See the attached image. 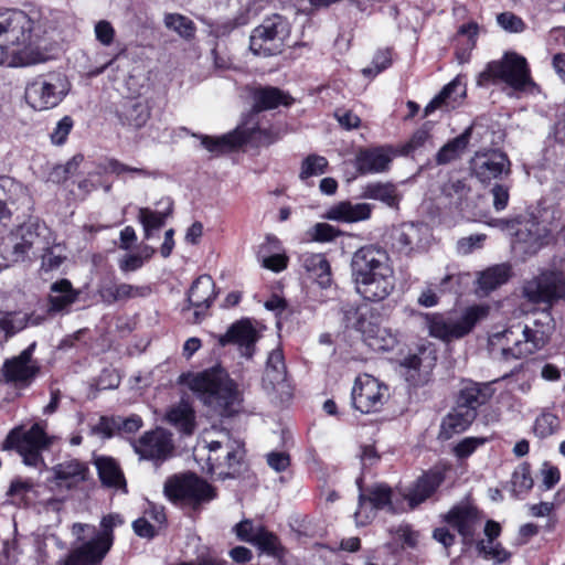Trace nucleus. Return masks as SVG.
Here are the masks:
<instances>
[{"mask_svg":"<svg viewBox=\"0 0 565 565\" xmlns=\"http://www.w3.org/2000/svg\"><path fill=\"white\" fill-rule=\"evenodd\" d=\"M29 66L50 58L40 24L20 10L0 12V65Z\"/></svg>","mask_w":565,"mask_h":565,"instance_id":"obj_1","label":"nucleus"},{"mask_svg":"<svg viewBox=\"0 0 565 565\" xmlns=\"http://www.w3.org/2000/svg\"><path fill=\"white\" fill-rule=\"evenodd\" d=\"M351 275L356 292L367 301H382L395 288L390 255L376 245H366L354 252Z\"/></svg>","mask_w":565,"mask_h":565,"instance_id":"obj_2","label":"nucleus"},{"mask_svg":"<svg viewBox=\"0 0 565 565\" xmlns=\"http://www.w3.org/2000/svg\"><path fill=\"white\" fill-rule=\"evenodd\" d=\"M188 384L202 403L221 417H230L241 407L242 396L237 384L221 366L191 375Z\"/></svg>","mask_w":565,"mask_h":565,"instance_id":"obj_3","label":"nucleus"},{"mask_svg":"<svg viewBox=\"0 0 565 565\" xmlns=\"http://www.w3.org/2000/svg\"><path fill=\"white\" fill-rule=\"evenodd\" d=\"M543 331L516 323L489 337L488 347L493 359L509 361L526 358L545 345Z\"/></svg>","mask_w":565,"mask_h":565,"instance_id":"obj_4","label":"nucleus"},{"mask_svg":"<svg viewBox=\"0 0 565 565\" xmlns=\"http://www.w3.org/2000/svg\"><path fill=\"white\" fill-rule=\"evenodd\" d=\"M489 313L487 306H472L461 313H427L425 316L429 334L436 339L450 342L461 339L472 331L475 326Z\"/></svg>","mask_w":565,"mask_h":565,"instance_id":"obj_5","label":"nucleus"},{"mask_svg":"<svg viewBox=\"0 0 565 565\" xmlns=\"http://www.w3.org/2000/svg\"><path fill=\"white\" fill-rule=\"evenodd\" d=\"M204 441L209 451V472L218 479L234 478L244 454L242 443L226 429L218 430L216 438H205Z\"/></svg>","mask_w":565,"mask_h":565,"instance_id":"obj_6","label":"nucleus"},{"mask_svg":"<svg viewBox=\"0 0 565 565\" xmlns=\"http://www.w3.org/2000/svg\"><path fill=\"white\" fill-rule=\"evenodd\" d=\"M499 82L515 90H523L533 85L525 57L516 53H505L501 60L489 62L477 78L479 86Z\"/></svg>","mask_w":565,"mask_h":565,"instance_id":"obj_7","label":"nucleus"},{"mask_svg":"<svg viewBox=\"0 0 565 565\" xmlns=\"http://www.w3.org/2000/svg\"><path fill=\"white\" fill-rule=\"evenodd\" d=\"M45 235H49L45 223L29 221L0 238V256L8 264L23 262L29 252L34 250L35 244L43 242Z\"/></svg>","mask_w":565,"mask_h":565,"instance_id":"obj_8","label":"nucleus"},{"mask_svg":"<svg viewBox=\"0 0 565 565\" xmlns=\"http://www.w3.org/2000/svg\"><path fill=\"white\" fill-rule=\"evenodd\" d=\"M164 494L174 503L194 510L216 497L215 489L193 473L173 476L164 483Z\"/></svg>","mask_w":565,"mask_h":565,"instance_id":"obj_9","label":"nucleus"},{"mask_svg":"<svg viewBox=\"0 0 565 565\" xmlns=\"http://www.w3.org/2000/svg\"><path fill=\"white\" fill-rule=\"evenodd\" d=\"M70 83L58 72L42 74L28 83L24 92L26 103L35 110H46L57 106L66 96Z\"/></svg>","mask_w":565,"mask_h":565,"instance_id":"obj_10","label":"nucleus"},{"mask_svg":"<svg viewBox=\"0 0 565 565\" xmlns=\"http://www.w3.org/2000/svg\"><path fill=\"white\" fill-rule=\"evenodd\" d=\"M118 515H107L102 520V531L89 541L83 543L73 550L68 556L62 561L63 565H95L99 563L113 544L111 531L114 526L120 524Z\"/></svg>","mask_w":565,"mask_h":565,"instance_id":"obj_11","label":"nucleus"},{"mask_svg":"<svg viewBox=\"0 0 565 565\" xmlns=\"http://www.w3.org/2000/svg\"><path fill=\"white\" fill-rule=\"evenodd\" d=\"M289 35L287 21L278 14L269 17L250 34L249 49L255 55L271 56L281 52Z\"/></svg>","mask_w":565,"mask_h":565,"instance_id":"obj_12","label":"nucleus"},{"mask_svg":"<svg viewBox=\"0 0 565 565\" xmlns=\"http://www.w3.org/2000/svg\"><path fill=\"white\" fill-rule=\"evenodd\" d=\"M46 445L45 433L35 424L24 433L20 428L11 430L3 443V448L17 449L26 466L36 467L42 460L41 450Z\"/></svg>","mask_w":565,"mask_h":565,"instance_id":"obj_13","label":"nucleus"},{"mask_svg":"<svg viewBox=\"0 0 565 565\" xmlns=\"http://www.w3.org/2000/svg\"><path fill=\"white\" fill-rule=\"evenodd\" d=\"M351 396L353 407L363 414H369L382 408L388 398V388L377 379L364 374L355 380Z\"/></svg>","mask_w":565,"mask_h":565,"instance_id":"obj_14","label":"nucleus"},{"mask_svg":"<svg viewBox=\"0 0 565 565\" xmlns=\"http://www.w3.org/2000/svg\"><path fill=\"white\" fill-rule=\"evenodd\" d=\"M524 296L534 303H551L565 295V276L559 271H544L529 280Z\"/></svg>","mask_w":565,"mask_h":565,"instance_id":"obj_15","label":"nucleus"},{"mask_svg":"<svg viewBox=\"0 0 565 565\" xmlns=\"http://www.w3.org/2000/svg\"><path fill=\"white\" fill-rule=\"evenodd\" d=\"M510 167L511 162L508 156L495 149L478 151L470 160L472 174L484 184L502 175H509L511 172Z\"/></svg>","mask_w":565,"mask_h":565,"instance_id":"obj_16","label":"nucleus"},{"mask_svg":"<svg viewBox=\"0 0 565 565\" xmlns=\"http://www.w3.org/2000/svg\"><path fill=\"white\" fill-rule=\"evenodd\" d=\"M36 343H31L19 355L8 359L2 367L7 382L28 386L39 374L40 364L32 358Z\"/></svg>","mask_w":565,"mask_h":565,"instance_id":"obj_17","label":"nucleus"},{"mask_svg":"<svg viewBox=\"0 0 565 565\" xmlns=\"http://www.w3.org/2000/svg\"><path fill=\"white\" fill-rule=\"evenodd\" d=\"M131 446L140 459L145 460H164L173 451L171 434L162 428L145 433Z\"/></svg>","mask_w":565,"mask_h":565,"instance_id":"obj_18","label":"nucleus"},{"mask_svg":"<svg viewBox=\"0 0 565 565\" xmlns=\"http://www.w3.org/2000/svg\"><path fill=\"white\" fill-rule=\"evenodd\" d=\"M393 246L405 255L420 253L429 242V231L424 224L404 223L393 231Z\"/></svg>","mask_w":565,"mask_h":565,"instance_id":"obj_19","label":"nucleus"},{"mask_svg":"<svg viewBox=\"0 0 565 565\" xmlns=\"http://www.w3.org/2000/svg\"><path fill=\"white\" fill-rule=\"evenodd\" d=\"M259 339L258 331L247 319L233 323L227 332L220 338V343L226 345L235 343L238 345L241 354L250 359L255 353V344Z\"/></svg>","mask_w":565,"mask_h":565,"instance_id":"obj_20","label":"nucleus"},{"mask_svg":"<svg viewBox=\"0 0 565 565\" xmlns=\"http://www.w3.org/2000/svg\"><path fill=\"white\" fill-rule=\"evenodd\" d=\"M446 519L462 536L465 545L473 544L475 535L481 525V519L475 508L456 507L448 512Z\"/></svg>","mask_w":565,"mask_h":565,"instance_id":"obj_21","label":"nucleus"},{"mask_svg":"<svg viewBox=\"0 0 565 565\" xmlns=\"http://www.w3.org/2000/svg\"><path fill=\"white\" fill-rule=\"evenodd\" d=\"M52 472L51 482L56 488L71 490L87 480L89 469L86 463L77 459H70L54 466Z\"/></svg>","mask_w":565,"mask_h":565,"instance_id":"obj_22","label":"nucleus"},{"mask_svg":"<svg viewBox=\"0 0 565 565\" xmlns=\"http://www.w3.org/2000/svg\"><path fill=\"white\" fill-rule=\"evenodd\" d=\"M250 98L253 100L252 113L249 120L254 119V116L264 110L275 109L279 106H290L294 102L292 97L273 86H257L250 89Z\"/></svg>","mask_w":565,"mask_h":565,"instance_id":"obj_23","label":"nucleus"},{"mask_svg":"<svg viewBox=\"0 0 565 565\" xmlns=\"http://www.w3.org/2000/svg\"><path fill=\"white\" fill-rule=\"evenodd\" d=\"M150 291L148 286L108 281L100 284L97 292L104 303L113 305L135 298H145L150 295Z\"/></svg>","mask_w":565,"mask_h":565,"instance_id":"obj_24","label":"nucleus"},{"mask_svg":"<svg viewBox=\"0 0 565 565\" xmlns=\"http://www.w3.org/2000/svg\"><path fill=\"white\" fill-rule=\"evenodd\" d=\"M42 243L35 244L34 252H40L41 271L51 273L57 270L67 259L66 248L57 243L54 234L49 228V235L42 239Z\"/></svg>","mask_w":565,"mask_h":565,"instance_id":"obj_25","label":"nucleus"},{"mask_svg":"<svg viewBox=\"0 0 565 565\" xmlns=\"http://www.w3.org/2000/svg\"><path fill=\"white\" fill-rule=\"evenodd\" d=\"M255 131L256 126L249 127L248 122H246L243 127L236 129L235 131L218 138L203 136L201 138V143L207 151L212 153H222L245 143L252 138Z\"/></svg>","mask_w":565,"mask_h":565,"instance_id":"obj_26","label":"nucleus"},{"mask_svg":"<svg viewBox=\"0 0 565 565\" xmlns=\"http://www.w3.org/2000/svg\"><path fill=\"white\" fill-rule=\"evenodd\" d=\"M94 465L103 487L127 493L126 478L114 458L97 456L94 458Z\"/></svg>","mask_w":565,"mask_h":565,"instance_id":"obj_27","label":"nucleus"},{"mask_svg":"<svg viewBox=\"0 0 565 565\" xmlns=\"http://www.w3.org/2000/svg\"><path fill=\"white\" fill-rule=\"evenodd\" d=\"M465 97L466 86L457 77L447 84L441 92L427 104L424 114L428 116L436 109H455L462 103Z\"/></svg>","mask_w":565,"mask_h":565,"instance_id":"obj_28","label":"nucleus"},{"mask_svg":"<svg viewBox=\"0 0 565 565\" xmlns=\"http://www.w3.org/2000/svg\"><path fill=\"white\" fill-rule=\"evenodd\" d=\"M392 152L384 147L362 149L358 152L355 162L361 173H380L388 169Z\"/></svg>","mask_w":565,"mask_h":565,"instance_id":"obj_29","label":"nucleus"},{"mask_svg":"<svg viewBox=\"0 0 565 565\" xmlns=\"http://www.w3.org/2000/svg\"><path fill=\"white\" fill-rule=\"evenodd\" d=\"M216 297L215 285L211 276H200L191 286L188 300L195 308V317L204 312Z\"/></svg>","mask_w":565,"mask_h":565,"instance_id":"obj_30","label":"nucleus"},{"mask_svg":"<svg viewBox=\"0 0 565 565\" xmlns=\"http://www.w3.org/2000/svg\"><path fill=\"white\" fill-rule=\"evenodd\" d=\"M372 206L367 203L339 202L328 209L324 217L331 221L353 223L367 220L371 216Z\"/></svg>","mask_w":565,"mask_h":565,"instance_id":"obj_31","label":"nucleus"},{"mask_svg":"<svg viewBox=\"0 0 565 565\" xmlns=\"http://www.w3.org/2000/svg\"><path fill=\"white\" fill-rule=\"evenodd\" d=\"M49 312H65L77 301L79 291L74 289L68 279H60L51 285Z\"/></svg>","mask_w":565,"mask_h":565,"instance_id":"obj_32","label":"nucleus"},{"mask_svg":"<svg viewBox=\"0 0 565 565\" xmlns=\"http://www.w3.org/2000/svg\"><path fill=\"white\" fill-rule=\"evenodd\" d=\"M494 394L492 383H468L459 393L457 404L466 409L473 408L477 413L478 407L490 401Z\"/></svg>","mask_w":565,"mask_h":565,"instance_id":"obj_33","label":"nucleus"},{"mask_svg":"<svg viewBox=\"0 0 565 565\" xmlns=\"http://www.w3.org/2000/svg\"><path fill=\"white\" fill-rule=\"evenodd\" d=\"M444 477L440 472L434 471L419 478L404 500H407L409 509L416 508L418 504L429 498L436 489L441 484Z\"/></svg>","mask_w":565,"mask_h":565,"instance_id":"obj_34","label":"nucleus"},{"mask_svg":"<svg viewBox=\"0 0 565 565\" xmlns=\"http://www.w3.org/2000/svg\"><path fill=\"white\" fill-rule=\"evenodd\" d=\"M344 323L347 328L360 332L364 341H366L373 332H377L379 326L371 320L370 309L366 306L348 307L344 311Z\"/></svg>","mask_w":565,"mask_h":565,"instance_id":"obj_35","label":"nucleus"},{"mask_svg":"<svg viewBox=\"0 0 565 565\" xmlns=\"http://www.w3.org/2000/svg\"><path fill=\"white\" fill-rule=\"evenodd\" d=\"M301 263L306 271L320 287L327 288L331 285L330 264L322 254H303Z\"/></svg>","mask_w":565,"mask_h":565,"instance_id":"obj_36","label":"nucleus"},{"mask_svg":"<svg viewBox=\"0 0 565 565\" xmlns=\"http://www.w3.org/2000/svg\"><path fill=\"white\" fill-rule=\"evenodd\" d=\"M117 113L121 124L132 128L142 127L149 119L147 105L139 100H125Z\"/></svg>","mask_w":565,"mask_h":565,"instance_id":"obj_37","label":"nucleus"},{"mask_svg":"<svg viewBox=\"0 0 565 565\" xmlns=\"http://www.w3.org/2000/svg\"><path fill=\"white\" fill-rule=\"evenodd\" d=\"M287 376L285 359L281 349H274L267 358L263 382L275 390L277 385L284 384Z\"/></svg>","mask_w":565,"mask_h":565,"instance_id":"obj_38","label":"nucleus"},{"mask_svg":"<svg viewBox=\"0 0 565 565\" xmlns=\"http://www.w3.org/2000/svg\"><path fill=\"white\" fill-rule=\"evenodd\" d=\"M362 198L381 201L390 207H397L401 201V194L396 185L390 182H372L366 184L363 188Z\"/></svg>","mask_w":565,"mask_h":565,"instance_id":"obj_39","label":"nucleus"},{"mask_svg":"<svg viewBox=\"0 0 565 565\" xmlns=\"http://www.w3.org/2000/svg\"><path fill=\"white\" fill-rule=\"evenodd\" d=\"M477 413L473 408L466 409L463 406L456 405L454 411L443 420V430L450 437L466 430L476 419Z\"/></svg>","mask_w":565,"mask_h":565,"instance_id":"obj_40","label":"nucleus"},{"mask_svg":"<svg viewBox=\"0 0 565 565\" xmlns=\"http://www.w3.org/2000/svg\"><path fill=\"white\" fill-rule=\"evenodd\" d=\"M510 266L499 264L481 271L478 278L479 289L483 295H488L499 286L505 284L510 278Z\"/></svg>","mask_w":565,"mask_h":565,"instance_id":"obj_41","label":"nucleus"},{"mask_svg":"<svg viewBox=\"0 0 565 565\" xmlns=\"http://www.w3.org/2000/svg\"><path fill=\"white\" fill-rule=\"evenodd\" d=\"M470 191L465 179L450 177L441 186V196L449 206L461 207Z\"/></svg>","mask_w":565,"mask_h":565,"instance_id":"obj_42","label":"nucleus"},{"mask_svg":"<svg viewBox=\"0 0 565 565\" xmlns=\"http://www.w3.org/2000/svg\"><path fill=\"white\" fill-rule=\"evenodd\" d=\"M471 131L472 127L470 126L462 134L444 145L436 154V162L447 164L458 159L469 143Z\"/></svg>","mask_w":565,"mask_h":565,"instance_id":"obj_43","label":"nucleus"},{"mask_svg":"<svg viewBox=\"0 0 565 565\" xmlns=\"http://www.w3.org/2000/svg\"><path fill=\"white\" fill-rule=\"evenodd\" d=\"M547 235L546 227L535 218L523 222L515 233L516 241L527 244L531 248L540 247Z\"/></svg>","mask_w":565,"mask_h":565,"instance_id":"obj_44","label":"nucleus"},{"mask_svg":"<svg viewBox=\"0 0 565 565\" xmlns=\"http://www.w3.org/2000/svg\"><path fill=\"white\" fill-rule=\"evenodd\" d=\"M366 501L377 510L386 509L393 513L403 512L405 510L403 504L399 505L397 501L394 500V494L386 484H376L370 488Z\"/></svg>","mask_w":565,"mask_h":565,"instance_id":"obj_45","label":"nucleus"},{"mask_svg":"<svg viewBox=\"0 0 565 565\" xmlns=\"http://www.w3.org/2000/svg\"><path fill=\"white\" fill-rule=\"evenodd\" d=\"M24 191L21 183L10 177H0V221L9 218L11 211L8 203H13Z\"/></svg>","mask_w":565,"mask_h":565,"instance_id":"obj_46","label":"nucleus"},{"mask_svg":"<svg viewBox=\"0 0 565 565\" xmlns=\"http://www.w3.org/2000/svg\"><path fill=\"white\" fill-rule=\"evenodd\" d=\"M29 316L23 312H0V343L23 330Z\"/></svg>","mask_w":565,"mask_h":565,"instance_id":"obj_47","label":"nucleus"},{"mask_svg":"<svg viewBox=\"0 0 565 565\" xmlns=\"http://www.w3.org/2000/svg\"><path fill=\"white\" fill-rule=\"evenodd\" d=\"M171 203H169V206L164 212L152 211L148 207L139 209L138 218L143 226L145 237L147 239L151 238L154 231L160 230L164 225L166 218L171 214Z\"/></svg>","mask_w":565,"mask_h":565,"instance_id":"obj_48","label":"nucleus"},{"mask_svg":"<svg viewBox=\"0 0 565 565\" xmlns=\"http://www.w3.org/2000/svg\"><path fill=\"white\" fill-rule=\"evenodd\" d=\"M167 419L180 431L186 435L192 434L194 428V413L188 404L180 403L178 406L172 407L167 414Z\"/></svg>","mask_w":565,"mask_h":565,"instance_id":"obj_49","label":"nucleus"},{"mask_svg":"<svg viewBox=\"0 0 565 565\" xmlns=\"http://www.w3.org/2000/svg\"><path fill=\"white\" fill-rule=\"evenodd\" d=\"M533 483L530 467L526 463L518 466L511 478V492L513 497L521 498L532 489Z\"/></svg>","mask_w":565,"mask_h":565,"instance_id":"obj_50","label":"nucleus"},{"mask_svg":"<svg viewBox=\"0 0 565 565\" xmlns=\"http://www.w3.org/2000/svg\"><path fill=\"white\" fill-rule=\"evenodd\" d=\"M103 169L106 173L116 174L117 177H124L125 174H128L131 178H150L153 175V173L146 168L131 167L114 158L107 159Z\"/></svg>","mask_w":565,"mask_h":565,"instance_id":"obj_51","label":"nucleus"},{"mask_svg":"<svg viewBox=\"0 0 565 565\" xmlns=\"http://www.w3.org/2000/svg\"><path fill=\"white\" fill-rule=\"evenodd\" d=\"M164 24L168 29L175 31L184 39H191L194 35V23L186 17L178 13H169L164 17Z\"/></svg>","mask_w":565,"mask_h":565,"instance_id":"obj_52","label":"nucleus"},{"mask_svg":"<svg viewBox=\"0 0 565 565\" xmlns=\"http://www.w3.org/2000/svg\"><path fill=\"white\" fill-rule=\"evenodd\" d=\"M253 545L257 546L262 552L273 556H278L280 552L278 537L265 527L258 531V535L256 536Z\"/></svg>","mask_w":565,"mask_h":565,"instance_id":"obj_53","label":"nucleus"},{"mask_svg":"<svg viewBox=\"0 0 565 565\" xmlns=\"http://www.w3.org/2000/svg\"><path fill=\"white\" fill-rule=\"evenodd\" d=\"M327 166L328 161L324 157L317 154L308 156L301 164L299 177L301 180H306L313 175L323 174Z\"/></svg>","mask_w":565,"mask_h":565,"instance_id":"obj_54","label":"nucleus"},{"mask_svg":"<svg viewBox=\"0 0 565 565\" xmlns=\"http://www.w3.org/2000/svg\"><path fill=\"white\" fill-rule=\"evenodd\" d=\"M365 342L375 351H390L394 348L396 339L388 332V330L377 326V332H373Z\"/></svg>","mask_w":565,"mask_h":565,"instance_id":"obj_55","label":"nucleus"},{"mask_svg":"<svg viewBox=\"0 0 565 565\" xmlns=\"http://www.w3.org/2000/svg\"><path fill=\"white\" fill-rule=\"evenodd\" d=\"M559 427V419L552 413H543L540 415L534 424L535 434L541 437L553 435Z\"/></svg>","mask_w":565,"mask_h":565,"instance_id":"obj_56","label":"nucleus"},{"mask_svg":"<svg viewBox=\"0 0 565 565\" xmlns=\"http://www.w3.org/2000/svg\"><path fill=\"white\" fill-rule=\"evenodd\" d=\"M476 547L479 554L483 555L484 558L494 559L498 564L503 563L510 556V554L500 544L492 545L486 543L483 540L478 541Z\"/></svg>","mask_w":565,"mask_h":565,"instance_id":"obj_57","label":"nucleus"},{"mask_svg":"<svg viewBox=\"0 0 565 565\" xmlns=\"http://www.w3.org/2000/svg\"><path fill=\"white\" fill-rule=\"evenodd\" d=\"M390 533L394 535L396 543L403 547H415L417 544V533L414 532L408 524H401L390 529Z\"/></svg>","mask_w":565,"mask_h":565,"instance_id":"obj_58","label":"nucleus"},{"mask_svg":"<svg viewBox=\"0 0 565 565\" xmlns=\"http://www.w3.org/2000/svg\"><path fill=\"white\" fill-rule=\"evenodd\" d=\"M486 441L487 439L483 437H466L455 446L454 452L459 459L467 458Z\"/></svg>","mask_w":565,"mask_h":565,"instance_id":"obj_59","label":"nucleus"},{"mask_svg":"<svg viewBox=\"0 0 565 565\" xmlns=\"http://www.w3.org/2000/svg\"><path fill=\"white\" fill-rule=\"evenodd\" d=\"M376 510L377 509H375L372 504H370L369 501H366V495L363 493H360L359 507L354 513L356 524L358 525L369 524L375 518Z\"/></svg>","mask_w":565,"mask_h":565,"instance_id":"obj_60","label":"nucleus"},{"mask_svg":"<svg viewBox=\"0 0 565 565\" xmlns=\"http://www.w3.org/2000/svg\"><path fill=\"white\" fill-rule=\"evenodd\" d=\"M420 364V358L415 354L406 356L401 363V366L405 370L404 374L406 380L413 385H418L422 382L420 375L418 373Z\"/></svg>","mask_w":565,"mask_h":565,"instance_id":"obj_61","label":"nucleus"},{"mask_svg":"<svg viewBox=\"0 0 565 565\" xmlns=\"http://www.w3.org/2000/svg\"><path fill=\"white\" fill-rule=\"evenodd\" d=\"M391 65V53L388 50L379 51L372 61V65L370 67H365L362 70V73L365 76H375L381 73L385 68Z\"/></svg>","mask_w":565,"mask_h":565,"instance_id":"obj_62","label":"nucleus"},{"mask_svg":"<svg viewBox=\"0 0 565 565\" xmlns=\"http://www.w3.org/2000/svg\"><path fill=\"white\" fill-rule=\"evenodd\" d=\"M498 24L508 32L520 33L525 29V23L521 18L512 12H503L497 17Z\"/></svg>","mask_w":565,"mask_h":565,"instance_id":"obj_63","label":"nucleus"},{"mask_svg":"<svg viewBox=\"0 0 565 565\" xmlns=\"http://www.w3.org/2000/svg\"><path fill=\"white\" fill-rule=\"evenodd\" d=\"M94 33L96 40L104 46L111 45L116 34L111 23L106 20H100L95 24Z\"/></svg>","mask_w":565,"mask_h":565,"instance_id":"obj_64","label":"nucleus"}]
</instances>
